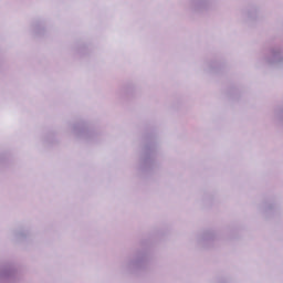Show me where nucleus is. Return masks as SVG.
<instances>
[{
  "label": "nucleus",
  "instance_id": "1",
  "mask_svg": "<svg viewBox=\"0 0 283 283\" xmlns=\"http://www.w3.org/2000/svg\"><path fill=\"white\" fill-rule=\"evenodd\" d=\"M142 151L137 164L139 174H151L158 167L156 156H158V138L154 133H146L142 137Z\"/></svg>",
  "mask_w": 283,
  "mask_h": 283
},
{
  "label": "nucleus",
  "instance_id": "2",
  "mask_svg": "<svg viewBox=\"0 0 283 283\" xmlns=\"http://www.w3.org/2000/svg\"><path fill=\"white\" fill-rule=\"evenodd\" d=\"M149 262H151L149 245H147L145 241H142L139 247L132 252L126 262L120 265V271L126 275H138L142 271H147V269H149Z\"/></svg>",
  "mask_w": 283,
  "mask_h": 283
},
{
  "label": "nucleus",
  "instance_id": "3",
  "mask_svg": "<svg viewBox=\"0 0 283 283\" xmlns=\"http://www.w3.org/2000/svg\"><path fill=\"white\" fill-rule=\"evenodd\" d=\"M71 133L78 140H85L86 143H94L98 137V132L90 127V124L83 119L69 124Z\"/></svg>",
  "mask_w": 283,
  "mask_h": 283
},
{
  "label": "nucleus",
  "instance_id": "4",
  "mask_svg": "<svg viewBox=\"0 0 283 283\" xmlns=\"http://www.w3.org/2000/svg\"><path fill=\"white\" fill-rule=\"evenodd\" d=\"M21 281L19 265L12 260L0 262V283H18Z\"/></svg>",
  "mask_w": 283,
  "mask_h": 283
},
{
  "label": "nucleus",
  "instance_id": "5",
  "mask_svg": "<svg viewBox=\"0 0 283 283\" xmlns=\"http://www.w3.org/2000/svg\"><path fill=\"white\" fill-rule=\"evenodd\" d=\"M262 61L266 65H283V49L280 44L271 45L263 54Z\"/></svg>",
  "mask_w": 283,
  "mask_h": 283
},
{
  "label": "nucleus",
  "instance_id": "6",
  "mask_svg": "<svg viewBox=\"0 0 283 283\" xmlns=\"http://www.w3.org/2000/svg\"><path fill=\"white\" fill-rule=\"evenodd\" d=\"M216 0H189L187 9L195 14H205L209 10H213Z\"/></svg>",
  "mask_w": 283,
  "mask_h": 283
},
{
  "label": "nucleus",
  "instance_id": "7",
  "mask_svg": "<svg viewBox=\"0 0 283 283\" xmlns=\"http://www.w3.org/2000/svg\"><path fill=\"white\" fill-rule=\"evenodd\" d=\"M217 241L218 233L214 230H206L197 239L198 244L203 247V249H211Z\"/></svg>",
  "mask_w": 283,
  "mask_h": 283
},
{
  "label": "nucleus",
  "instance_id": "8",
  "mask_svg": "<svg viewBox=\"0 0 283 283\" xmlns=\"http://www.w3.org/2000/svg\"><path fill=\"white\" fill-rule=\"evenodd\" d=\"M259 211L265 218H271V216L277 213V202L274 199H268L260 205Z\"/></svg>",
  "mask_w": 283,
  "mask_h": 283
},
{
  "label": "nucleus",
  "instance_id": "9",
  "mask_svg": "<svg viewBox=\"0 0 283 283\" xmlns=\"http://www.w3.org/2000/svg\"><path fill=\"white\" fill-rule=\"evenodd\" d=\"M258 14H260L258 6H250L241 11L243 21H258Z\"/></svg>",
  "mask_w": 283,
  "mask_h": 283
},
{
  "label": "nucleus",
  "instance_id": "10",
  "mask_svg": "<svg viewBox=\"0 0 283 283\" xmlns=\"http://www.w3.org/2000/svg\"><path fill=\"white\" fill-rule=\"evenodd\" d=\"M202 67L206 74H218L222 70V63L218 60H208L203 62Z\"/></svg>",
  "mask_w": 283,
  "mask_h": 283
},
{
  "label": "nucleus",
  "instance_id": "11",
  "mask_svg": "<svg viewBox=\"0 0 283 283\" xmlns=\"http://www.w3.org/2000/svg\"><path fill=\"white\" fill-rule=\"evenodd\" d=\"M30 32L33 36H43L45 34V21L35 20L30 27Z\"/></svg>",
  "mask_w": 283,
  "mask_h": 283
},
{
  "label": "nucleus",
  "instance_id": "12",
  "mask_svg": "<svg viewBox=\"0 0 283 283\" xmlns=\"http://www.w3.org/2000/svg\"><path fill=\"white\" fill-rule=\"evenodd\" d=\"M28 238H30V231L28 230L19 229L11 232V239L13 242H25Z\"/></svg>",
  "mask_w": 283,
  "mask_h": 283
},
{
  "label": "nucleus",
  "instance_id": "13",
  "mask_svg": "<svg viewBox=\"0 0 283 283\" xmlns=\"http://www.w3.org/2000/svg\"><path fill=\"white\" fill-rule=\"evenodd\" d=\"M135 90H136V86H134V84H126L122 88V94H124L125 96H129V95L134 94Z\"/></svg>",
  "mask_w": 283,
  "mask_h": 283
},
{
  "label": "nucleus",
  "instance_id": "14",
  "mask_svg": "<svg viewBox=\"0 0 283 283\" xmlns=\"http://www.w3.org/2000/svg\"><path fill=\"white\" fill-rule=\"evenodd\" d=\"M54 143H56V139L54 138L53 133H49L44 136V138H43L44 145L50 146V145H54Z\"/></svg>",
  "mask_w": 283,
  "mask_h": 283
},
{
  "label": "nucleus",
  "instance_id": "15",
  "mask_svg": "<svg viewBox=\"0 0 283 283\" xmlns=\"http://www.w3.org/2000/svg\"><path fill=\"white\" fill-rule=\"evenodd\" d=\"M6 165V155H0V167H3Z\"/></svg>",
  "mask_w": 283,
  "mask_h": 283
},
{
  "label": "nucleus",
  "instance_id": "16",
  "mask_svg": "<svg viewBox=\"0 0 283 283\" xmlns=\"http://www.w3.org/2000/svg\"><path fill=\"white\" fill-rule=\"evenodd\" d=\"M83 52H85V45H82L77 49L78 54H83Z\"/></svg>",
  "mask_w": 283,
  "mask_h": 283
}]
</instances>
